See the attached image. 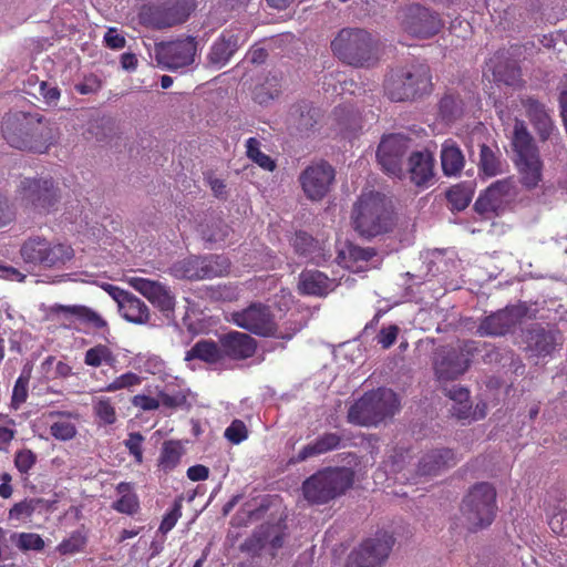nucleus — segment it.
Returning <instances> with one entry per match:
<instances>
[{"instance_id": "f257e3e1", "label": "nucleus", "mask_w": 567, "mask_h": 567, "mask_svg": "<svg viewBox=\"0 0 567 567\" xmlns=\"http://www.w3.org/2000/svg\"><path fill=\"white\" fill-rule=\"evenodd\" d=\"M1 131L8 144L21 151L42 154L54 141L53 132L45 121L24 112L7 114Z\"/></svg>"}, {"instance_id": "f03ea898", "label": "nucleus", "mask_w": 567, "mask_h": 567, "mask_svg": "<svg viewBox=\"0 0 567 567\" xmlns=\"http://www.w3.org/2000/svg\"><path fill=\"white\" fill-rule=\"evenodd\" d=\"M352 219L355 230L367 238L388 234L395 226L391 203L375 192L361 194L354 204Z\"/></svg>"}, {"instance_id": "7ed1b4c3", "label": "nucleus", "mask_w": 567, "mask_h": 567, "mask_svg": "<svg viewBox=\"0 0 567 567\" xmlns=\"http://www.w3.org/2000/svg\"><path fill=\"white\" fill-rule=\"evenodd\" d=\"M431 69L425 63L392 70L384 79L385 96L392 102H413L433 92Z\"/></svg>"}, {"instance_id": "20e7f679", "label": "nucleus", "mask_w": 567, "mask_h": 567, "mask_svg": "<svg viewBox=\"0 0 567 567\" xmlns=\"http://www.w3.org/2000/svg\"><path fill=\"white\" fill-rule=\"evenodd\" d=\"M331 50L340 61L354 68H371L380 60L378 42L359 28L340 30L331 42Z\"/></svg>"}, {"instance_id": "39448f33", "label": "nucleus", "mask_w": 567, "mask_h": 567, "mask_svg": "<svg viewBox=\"0 0 567 567\" xmlns=\"http://www.w3.org/2000/svg\"><path fill=\"white\" fill-rule=\"evenodd\" d=\"M353 483V470L344 466L324 467L302 482L301 492L310 505H324L343 495Z\"/></svg>"}, {"instance_id": "423d86ee", "label": "nucleus", "mask_w": 567, "mask_h": 567, "mask_svg": "<svg viewBox=\"0 0 567 567\" xmlns=\"http://www.w3.org/2000/svg\"><path fill=\"white\" fill-rule=\"evenodd\" d=\"M400 409V400L391 389L379 388L364 393L348 411V422L360 426H372L392 417Z\"/></svg>"}, {"instance_id": "0eeeda50", "label": "nucleus", "mask_w": 567, "mask_h": 567, "mask_svg": "<svg viewBox=\"0 0 567 567\" xmlns=\"http://www.w3.org/2000/svg\"><path fill=\"white\" fill-rule=\"evenodd\" d=\"M496 512V489L486 482L475 484L462 501L461 513L470 532L488 527Z\"/></svg>"}, {"instance_id": "6e6552de", "label": "nucleus", "mask_w": 567, "mask_h": 567, "mask_svg": "<svg viewBox=\"0 0 567 567\" xmlns=\"http://www.w3.org/2000/svg\"><path fill=\"white\" fill-rule=\"evenodd\" d=\"M20 256L25 264L44 268H60L74 256L70 245L50 243L45 237L32 236L20 247Z\"/></svg>"}, {"instance_id": "1a4fd4ad", "label": "nucleus", "mask_w": 567, "mask_h": 567, "mask_svg": "<svg viewBox=\"0 0 567 567\" xmlns=\"http://www.w3.org/2000/svg\"><path fill=\"white\" fill-rule=\"evenodd\" d=\"M230 321L237 327L259 337L290 339L278 331V324L271 308L261 302H251L245 309L234 311Z\"/></svg>"}, {"instance_id": "9d476101", "label": "nucleus", "mask_w": 567, "mask_h": 567, "mask_svg": "<svg viewBox=\"0 0 567 567\" xmlns=\"http://www.w3.org/2000/svg\"><path fill=\"white\" fill-rule=\"evenodd\" d=\"M196 8V0H168L144 6L140 17L143 23L154 29H166L184 23Z\"/></svg>"}, {"instance_id": "9b49d317", "label": "nucleus", "mask_w": 567, "mask_h": 567, "mask_svg": "<svg viewBox=\"0 0 567 567\" xmlns=\"http://www.w3.org/2000/svg\"><path fill=\"white\" fill-rule=\"evenodd\" d=\"M473 341H464L457 346L442 347L435 357V375L441 381L455 380L462 375L470 365V355L474 350Z\"/></svg>"}, {"instance_id": "f8f14e48", "label": "nucleus", "mask_w": 567, "mask_h": 567, "mask_svg": "<svg viewBox=\"0 0 567 567\" xmlns=\"http://www.w3.org/2000/svg\"><path fill=\"white\" fill-rule=\"evenodd\" d=\"M18 198L39 213L49 212L59 200L52 178H24L18 187Z\"/></svg>"}, {"instance_id": "ddd939ff", "label": "nucleus", "mask_w": 567, "mask_h": 567, "mask_svg": "<svg viewBox=\"0 0 567 567\" xmlns=\"http://www.w3.org/2000/svg\"><path fill=\"white\" fill-rule=\"evenodd\" d=\"M394 542V537L388 532H378L351 553L347 567H381L388 559Z\"/></svg>"}, {"instance_id": "4468645a", "label": "nucleus", "mask_w": 567, "mask_h": 567, "mask_svg": "<svg viewBox=\"0 0 567 567\" xmlns=\"http://www.w3.org/2000/svg\"><path fill=\"white\" fill-rule=\"evenodd\" d=\"M336 171L327 161L308 165L299 175V184L305 196L311 202L322 200L331 189Z\"/></svg>"}, {"instance_id": "2eb2a0df", "label": "nucleus", "mask_w": 567, "mask_h": 567, "mask_svg": "<svg viewBox=\"0 0 567 567\" xmlns=\"http://www.w3.org/2000/svg\"><path fill=\"white\" fill-rule=\"evenodd\" d=\"M518 188L513 177L496 181L478 196L474 209L481 214H499L516 200Z\"/></svg>"}, {"instance_id": "dca6fc26", "label": "nucleus", "mask_w": 567, "mask_h": 567, "mask_svg": "<svg viewBox=\"0 0 567 567\" xmlns=\"http://www.w3.org/2000/svg\"><path fill=\"white\" fill-rule=\"evenodd\" d=\"M197 42L193 37H186L169 42H163L155 48V59L163 69L177 70L194 62Z\"/></svg>"}, {"instance_id": "f3484780", "label": "nucleus", "mask_w": 567, "mask_h": 567, "mask_svg": "<svg viewBox=\"0 0 567 567\" xmlns=\"http://www.w3.org/2000/svg\"><path fill=\"white\" fill-rule=\"evenodd\" d=\"M128 284L158 309L167 320L175 319L176 298L167 286L142 277H132L128 279Z\"/></svg>"}, {"instance_id": "a211bd4d", "label": "nucleus", "mask_w": 567, "mask_h": 567, "mask_svg": "<svg viewBox=\"0 0 567 567\" xmlns=\"http://www.w3.org/2000/svg\"><path fill=\"white\" fill-rule=\"evenodd\" d=\"M523 317L524 311L522 308L516 306L505 307L484 317L477 327V333L481 337L505 336L520 322Z\"/></svg>"}, {"instance_id": "6ab92c4d", "label": "nucleus", "mask_w": 567, "mask_h": 567, "mask_svg": "<svg viewBox=\"0 0 567 567\" xmlns=\"http://www.w3.org/2000/svg\"><path fill=\"white\" fill-rule=\"evenodd\" d=\"M441 28V19L434 12L421 6L409 8L404 20V29L409 34L429 39L437 34Z\"/></svg>"}, {"instance_id": "aec40b11", "label": "nucleus", "mask_w": 567, "mask_h": 567, "mask_svg": "<svg viewBox=\"0 0 567 567\" xmlns=\"http://www.w3.org/2000/svg\"><path fill=\"white\" fill-rule=\"evenodd\" d=\"M105 290L117 302L122 317L132 323H147L151 317L147 305L135 295L118 287L107 285Z\"/></svg>"}, {"instance_id": "412c9836", "label": "nucleus", "mask_w": 567, "mask_h": 567, "mask_svg": "<svg viewBox=\"0 0 567 567\" xmlns=\"http://www.w3.org/2000/svg\"><path fill=\"white\" fill-rule=\"evenodd\" d=\"M51 311L53 315L69 322V324L73 323L74 321H79L90 328H93L96 331L109 332L110 330L106 320L103 319L96 311L86 306L55 305L51 308Z\"/></svg>"}, {"instance_id": "4be33fe9", "label": "nucleus", "mask_w": 567, "mask_h": 567, "mask_svg": "<svg viewBox=\"0 0 567 567\" xmlns=\"http://www.w3.org/2000/svg\"><path fill=\"white\" fill-rule=\"evenodd\" d=\"M223 357L240 361L251 358L257 350V341L251 336L240 331H229L219 337Z\"/></svg>"}, {"instance_id": "5701e85b", "label": "nucleus", "mask_w": 567, "mask_h": 567, "mask_svg": "<svg viewBox=\"0 0 567 567\" xmlns=\"http://www.w3.org/2000/svg\"><path fill=\"white\" fill-rule=\"evenodd\" d=\"M322 117L321 110L308 101H299L291 105L288 124L301 135L313 133Z\"/></svg>"}, {"instance_id": "b1692460", "label": "nucleus", "mask_w": 567, "mask_h": 567, "mask_svg": "<svg viewBox=\"0 0 567 567\" xmlns=\"http://www.w3.org/2000/svg\"><path fill=\"white\" fill-rule=\"evenodd\" d=\"M520 103L525 109L526 116L537 132L539 140L547 141L555 126L546 106L532 96L522 99Z\"/></svg>"}, {"instance_id": "393cba45", "label": "nucleus", "mask_w": 567, "mask_h": 567, "mask_svg": "<svg viewBox=\"0 0 567 567\" xmlns=\"http://www.w3.org/2000/svg\"><path fill=\"white\" fill-rule=\"evenodd\" d=\"M434 156L427 150L412 152L409 156L410 181L417 187H426L434 177Z\"/></svg>"}, {"instance_id": "a878e982", "label": "nucleus", "mask_w": 567, "mask_h": 567, "mask_svg": "<svg viewBox=\"0 0 567 567\" xmlns=\"http://www.w3.org/2000/svg\"><path fill=\"white\" fill-rule=\"evenodd\" d=\"M329 121L330 128L343 137H350L361 128V117L358 111L350 104L336 106Z\"/></svg>"}, {"instance_id": "bb28decb", "label": "nucleus", "mask_w": 567, "mask_h": 567, "mask_svg": "<svg viewBox=\"0 0 567 567\" xmlns=\"http://www.w3.org/2000/svg\"><path fill=\"white\" fill-rule=\"evenodd\" d=\"M458 458L451 449L432 450L424 454L419 462L417 473L420 475H436L440 472L453 467Z\"/></svg>"}, {"instance_id": "cd10ccee", "label": "nucleus", "mask_w": 567, "mask_h": 567, "mask_svg": "<svg viewBox=\"0 0 567 567\" xmlns=\"http://www.w3.org/2000/svg\"><path fill=\"white\" fill-rule=\"evenodd\" d=\"M49 419H56L50 425V434L58 441L66 442L73 440L78 434L75 422L80 420L76 411L53 410L47 413Z\"/></svg>"}, {"instance_id": "c85d7f7f", "label": "nucleus", "mask_w": 567, "mask_h": 567, "mask_svg": "<svg viewBox=\"0 0 567 567\" xmlns=\"http://www.w3.org/2000/svg\"><path fill=\"white\" fill-rule=\"evenodd\" d=\"M342 446V436L336 432H326L315 441L305 445L292 460L293 463H301L315 456H319Z\"/></svg>"}, {"instance_id": "c756f323", "label": "nucleus", "mask_w": 567, "mask_h": 567, "mask_svg": "<svg viewBox=\"0 0 567 567\" xmlns=\"http://www.w3.org/2000/svg\"><path fill=\"white\" fill-rule=\"evenodd\" d=\"M507 163L497 144H481L477 168L480 174L486 177H494L505 172Z\"/></svg>"}, {"instance_id": "7c9ffc66", "label": "nucleus", "mask_w": 567, "mask_h": 567, "mask_svg": "<svg viewBox=\"0 0 567 567\" xmlns=\"http://www.w3.org/2000/svg\"><path fill=\"white\" fill-rule=\"evenodd\" d=\"M240 41L243 39L239 33L224 31L210 48L209 62L218 66L225 65L238 50Z\"/></svg>"}, {"instance_id": "2f4dec72", "label": "nucleus", "mask_w": 567, "mask_h": 567, "mask_svg": "<svg viewBox=\"0 0 567 567\" xmlns=\"http://www.w3.org/2000/svg\"><path fill=\"white\" fill-rule=\"evenodd\" d=\"M442 172L445 176L461 175L465 166V156L453 138L445 140L440 152Z\"/></svg>"}, {"instance_id": "473e14b6", "label": "nucleus", "mask_w": 567, "mask_h": 567, "mask_svg": "<svg viewBox=\"0 0 567 567\" xmlns=\"http://www.w3.org/2000/svg\"><path fill=\"white\" fill-rule=\"evenodd\" d=\"M298 289L305 296L323 297L331 290V280L319 270H303L299 275Z\"/></svg>"}, {"instance_id": "72a5a7b5", "label": "nucleus", "mask_w": 567, "mask_h": 567, "mask_svg": "<svg viewBox=\"0 0 567 567\" xmlns=\"http://www.w3.org/2000/svg\"><path fill=\"white\" fill-rule=\"evenodd\" d=\"M516 166L522 185L527 189L536 188L543 179V162L539 154L517 158Z\"/></svg>"}, {"instance_id": "f704fd0d", "label": "nucleus", "mask_w": 567, "mask_h": 567, "mask_svg": "<svg viewBox=\"0 0 567 567\" xmlns=\"http://www.w3.org/2000/svg\"><path fill=\"white\" fill-rule=\"evenodd\" d=\"M511 144L517 158L539 154L534 138L523 120L515 118Z\"/></svg>"}, {"instance_id": "c9c22d12", "label": "nucleus", "mask_w": 567, "mask_h": 567, "mask_svg": "<svg viewBox=\"0 0 567 567\" xmlns=\"http://www.w3.org/2000/svg\"><path fill=\"white\" fill-rule=\"evenodd\" d=\"M120 498L112 504V508L117 513L133 516L138 513L141 505L140 498L134 491V484L130 482H121L115 487Z\"/></svg>"}, {"instance_id": "e433bc0d", "label": "nucleus", "mask_w": 567, "mask_h": 567, "mask_svg": "<svg viewBox=\"0 0 567 567\" xmlns=\"http://www.w3.org/2000/svg\"><path fill=\"white\" fill-rule=\"evenodd\" d=\"M186 360H200L207 364H216L220 362L223 357L221 346L219 341L199 340L187 352Z\"/></svg>"}, {"instance_id": "4c0bfd02", "label": "nucleus", "mask_w": 567, "mask_h": 567, "mask_svg": "<svg viewBox=\"0 0 567 567\" xmlns=\"http://www.w3.org/2000/svg\"><path fill=\"white\" fill-rule=\"evenodd\" d=\"M464 113V102L458 93L446 92L437 103V117L445 124L460 120Z\"/></svg>"}, {"instance_id": "58836bf2", "label": "nucleus", "mask_w": 567, "mask_h": 567, "mask_svg": "<svg viewBox=\"0 0 567 567\" xmlns=\"http://www.w3.org/2000/svg\"><path fill=\"white\" fill-rule=\"evenodd\" d=\"M503 54L497 53L492 60L493 75L496 81L506 85H515L520 78V68L514 60H502Z\"/></svg>"}, {"instance_id": "ea45409f", "label": "nucleus", "mask_w": 567, "mask_h": 567, "mask_svg": "<svg viewBox=\"0 0 567 567\" xmlns=\"http://www.w3.org/2000/svg\"><path fill=\"white\" fill-rule=\"evenodd\" d=\"M202 257L190 256L183 260L174 262L169 268V274L176 279L202 280L200 266Z\"/></svg>"}, {"instance_id": "a19ab883", "label": "nucleus", "mask_w": 567, "mask_h": 567, "mask_svg": "<svg viewBox=\"0 0 567 567\" xmlns=\"http://www.w3.org/2000/svg\"><path fill=\"white\" fill-rule=\"evenodd\" d=\"M202 261V280L226 276L230 270L229 259L221 255L204 256Z\"/></svg>"}, {"instance_id": "79ce46f5", "label": "nucleus", "mask_w": 567, "mask_h": 567, "mask_svg": "<svg viewBox=\"0 0 567 567\" xmlns=\"http://www.w3.org/2000/svg\"><path fill=\"white\" fill-rule=\"evenodd\" d=\"M92 411L99 425H113L117 421L115 405L109 396L93 398Z\"/></svg>"}, {"instance_id": "37998d69", "label": "nucleus", "mask_w": 567, "mask_h": 567, "mask_svg": "<svg viewBox=\"0 0 567 567\" xmlns=\"http://www.w3.org/2000/svg\"><path fill=\"white\" fill-rule=\"evenodd\" d=\"M183 447L178 441H165L158 457V468L164 473L172 472L181 462Z\"/></svg>"}, {"instance_id": "c03bdc74", "label": "nucleus", "mask_w": 567, "mask_h": 567, "mask_svg": "<svg viewBox=\"0 0 567 567\" xmlns=\"http://www.w3.org/2000/svg\"><path fill=\"white\" fill-rule=\"evenodd\" d=\"M116 358L112 350L105 344H96L86 350L84 363L89 367L99 368L102 364L113 365Z\"/></svg>"}, {"instance_id": "a18cd8bd", "label": "nucleus", "mask_w": 567, "mask_h": 567, "mask_svg": "<svg viewBox=\"0 0 567 567\" xmlns=\"http://www.w3.org/2000/svg\"><path fill=\"white\" fill-rule=\"evenodd\" d=\"M43 504L42 498H24L16 503L8 513L9 520L22 522L30 519L40 505Z\"/></svg>"}, {"instance_id": "49530a36", "label": "nucleus", "mask_w": 567, "mask_h": 567, "mask_svg": "<svg viewBox=\"0 0 567 567\" xmlns=\"http://www.w3.org/2000/svg\"><path fill=\"white\" fill-rule=\"evenodd\" d=\"M246 155L265 171L274 172L276 168L275 161L260 151V142L256 137H249L246 141Z\"/></svg>"}, {"instance_id": "de8ad7c7", "label": "nucleus", "mask_w": 567, "mask_h": 567, "mask_svg": "<svg viewBox=\"0 0 567 567\" xmlns=\"http://www.w3.org/2000/svg\"><path fill=\"white\" fill-rule=\"evenodd\" d=\"M410 138L405 137L401 134H390L384 136L378 150H380L381 154L390 153L391 155H396L398 157L403 158L408 148H409Z\"/></svg>"}, {"instance_id": "09e8293b", "label": "nucleus", "mask_w": 567, "mask_h": 567, "mask_svg": "<svg viewBox=\"0 0 567 567\" xmlns=\"http://www.w3.org/2000/svg\"><path fill=\"white\" fill-rule=\"evenodd\" d=\"M555 337L551 332L545 329L533 331L529 346L537 355L546 357L550 354L555 349Z\"/></svg>"}, {"instance_id": "8fccbe9b", "label": "nucleus", "mask_w": 567, "mask_h": 567, "mask_svg": "<svg viewBox=\"0 0 567 567\" xmlns=\"http://www.w3.org/2000/svg\"><path fill=\"white\" fill-rule=\"evenodd\" d=\"M30 371L27 372L23 370L21 374L16 380L13 385L10 408L14 411L19 410L22 404H24L29 396V382H30Z\"/></svg>"}, {"instance_id": "3c124183", "label": "nucleus", "mask_w": 567, "mask_h": 567, "mask_svg": "<svg viewBox=\"0 0 567 567\" xmlns=\"http://www.w3.org/2000/svg\"><path fill=\"white\" fill-rule=\"evenodd\" d=\"M86 536L81 530L72 532L69 538L63 539L56 547L61 555H73L84 549Z\"/></svg>"}, {"instance_id": "603ef678", "label": "nucleus", "mask_w": 567, "mask_h": 567, "mask_svg": "<svg viewBox=\"0 0 567 567\" xmlns=\"http://www.w3.org/2000/svg\"><path fill=\"white\" fill-rule=\"evenodd\" d=\"M16 546L22 551H42L45 547L43 538L35 533H19L16 534Z\"/></svg>"}, {"instance_id": "864d4df0", "label": "nucleus", "mask_w": 567, "mask_h": 567, "mask_svg": "<svg viewBox=\"0 0 567 567\" xmlns=\"http://www.w3.org/2000/svg\"><path fill=\"white\" fill-rule=\"evenodd\" d=\"M377 158L382 169L391 176L401 177L403 174L402 168V158L398 157L395 154L391 155L390 153L381 154L380 150H377Z\"/></svg>"}, {"instance_id": "5fc2aeb1", "label": "nucleus", "mask_w": 567, "mask_h": 567, "mask_svg": "<svg viewBox=\"0 0 567 567\" xmlns=\"http://www.w3.org/2000/svg\"><path fill=\"white\" fill-rule=\"evenodd\" d=\"M142 383V378L134 372H125L118 377H116L112 382H110L104 391L115 392L123 389H131L137 386Z\"/></svg>"}, {"instance_id": "6e6d98bb", "label": "nucleus", "mask_w": 567, "mask_h": 567, "mask_svg": "<svg viewBox=\"0 0 567 567\" xmlns=\"http://www.w3.org/2000/svg\"><path fill=\"white\" fill-rule=\"evenodd\" d=\"M136 363L140 370L153 375L165 370V362L158 355H137Z\"/></svg>"}, {"instance_id": "4d7b16f0", "label": "nucleus", "mask_w": 567, "mask_h": 567, "mask_svg": "<svg viewBox=\"0 0 567 567\" xmlns=\"http://www.w3.org/2000/svg\"><path fill=\"white\" fill-rule=\"evenodd\" d=\"M143 442L144 436L140 432L130 433L128 437L124 441V446L137 464L143 462Z\"/></svg>"}, {"instance_id": "13d9d810", "label": "nucleus", "mask_w": 567, "mask_h": 567, "mask_svg": "<svg viewBox=\"0 0 567 567\" xmlns=\"http://www.w3.org/2000/svg\"><path fill=\"white\" fill-rule=\"evenodd\" d=\"M35 463L37 454L33 451L29 449L17 451L14 455V465L21 474H28Z\"/></svg>"}, {"instance_id": "bf43d9fd", "label": "nucleus", "mask_w": 567, "mask_h": 567, "mask_svg": "<svg viewBox=\"0 0 567 567\" xmlns=\"http://www.w3.org/2000/svg\"><path fill=\"white\" fill-rule=\"evenodd\" d=\"M446 198L452 209L457 212L464 210L471 202L470 195L461 187H452L446 193Z\"/></svg>"}, {"instance_id": "052dcab7", "label": "nucleus", "mask_w": 567, "mask_h": 567, "mask_svg": "<svg viewBox=\"0 0 567 567\" xmlns=\"http://www.w3.org/2000/svg\"><path fill=\"white\" fill-rule=\"evenodd\" d=\"M548 524L555 534L567 537V503L553 514Z\"/></svg>"}, {"instance_id": "680f3d73", "label": "nucleus", "mask_w": 567, "mask_h": 567, "mask_svg": "<svg viewBox=\"0 0 567 567\" xmlns=\"http://www.w3.org/2000/svg\"><path fill=\"white\" fill-rule=\"evenodd\" d=\"M248 436L246 424L240 420H234L225 431V437L233 444H239Z\"/></svg>"}, {"instance_id": "e2e57ef3", "label": "nucleus", "mask_w": 567, "mask_h": 567, "mask_svg": "<svg viewBox=\"0 0 567 567\" xmlns=\"http://www.w3.org/2000/svg\"><path fill=\"white\" fill-rule=\"evenodd\" d=\"M182 516V505L179 503H175L173 505V507L171 508V511H168L162 522H161V525L158 527V532L163 535H166L168 532H171L176 523L178 522V519L181 518Z\"/></svg>"}, {"instance_id": "0e129e2a", "label": "nucleus", "mask_w": 567, "mask_h": 567, "mask_svg": "<svg viewBox=\"0 0 567 567\" xmlns=\"http://www.w3.org/2000/svg\"><path fill=\"white\" fill-rule=\"evenodd\" d=\"M6 425H0V451L7 450L14 440L17 431L14 430L16 421L8 415L4 416Z\"/></svg>"}, {"instance_id": "69168bd1", "label": "nucleus", "mask_w": 567, "mask_h": 567, "mask_svg": "<svg viewBox=\"0 0 567 567\" xmlns=\"http://www.w3.org/2000/svg\"><path fill=\"white\" fill-rule=\"evenodd\" d=\"M377 255V251L372 247H360L357 245L348 246V256L349 259L359 262V261H369Z\"/></svg>"}, {"instance_id": "338daca9", "label": "nucleus", "mask_w": 567, "mask_h": 567, "mask_svg": "<svg viewBox=\"0 0 567 567\" xmlns=\"http://www.w3.org/2000/svg\"><path fill=\"white\" fill-rule=\"evenodd\" d=\"M102 86L101 80L94 75L91 74L89 76H85L83 82L76 83L74 85V90L82 95L92 94L97 92Z\"/></svg>"}, {"instance_id": "774afa93", "label": "nucleus", "mask_w": 567, "mask_h": 567, "mask_svg": "<svg viewBox=\"0 0 567 567\" xmlns=\"http://www.w3.org/2000/svg\"><path fill=\"white\" fill-rule=\"evenodd\" d=\"M398 334L399 328L395 324L382 328L377 336L378 343L381 344L383 349H389L395 343Z\"/></svg>"}]
</instances>
